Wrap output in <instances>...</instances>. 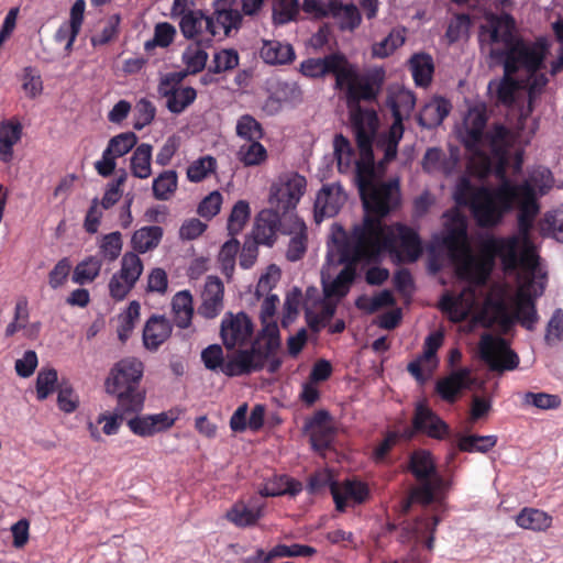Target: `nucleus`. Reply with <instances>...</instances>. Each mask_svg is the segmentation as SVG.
<instances>
[{"label":"nucleus","mask_w":563,"mask_h":563,"mask_svg":"<svg viewBox=\"0 0 563 563\" xmlns=\"http://www.w3.org/2000/svg\"><path fill=\"white\" fill-rule=\"evenodd\" d=\"M23 126L13 118L0 122V161L9 163L13 157V147L22 137Z\"/></svg>","instance_id":"7c9ffc66"},{"label":"nucleus","mask_w":563,"mask_h":563,"mask_svg":"<svg viewBox=\"0 0 563 563\" xmlns=\"http://www.w3.org/2000/svg\"><path fill=\"white\" fill-rule=\"evenodd\" d=\"M153 146L148 143H141L137 145L130 158V166L132 175L140 179H146L152 174Z\"/></svg>","instance_id":"79ce46f5"},{"label":"nucleus","mask_w":563,"mask_h":563,"mask_svg":"<svg viewBox=\"0 0 563 563\" xmlns=\"http://www.w3.org/2000/svg\"><path fill=\"white\" fill-rule=\"evenodd\" d=\"M538 129L539 119L533 118L531 122H528V118H522L519 112L514 129H509L503 123H494L484 134L483 142L489 147L494 157L505 162L511 148L525 147L530 144Z\"/></svg>","instance_id":"423d86ee"},{"label":"nucleus","mask_w":563,"mask_h":563,"mask_svg":"<svg viewBox=\"0 0 563 563\" xmlns=\"http://www.w3.org/2000/svg\"><path fill=\"white\" fill-rule=\"evenodd\" d=\"M263 328L256 339L261 342V350L268 356L275 354L280 346L279 329L275 321L263 322Z\"/></svg>","instance_id":"13d9d810"},{"label":"nucleus","mask_w":563,"mask_h":563,"mask_svg":"<svg viewBox=\"0 0 563 563\" xmlns=\"http://www.w3.org/2000/svg\"><path fill=\"white\" fill-rule=\"evenodd\" d=\"M269 356L261 350V342L255 339L246 349H239L225 357L222 374L228 377L247 376L261 372Z\"/></svg>","instance_id":"f8f14e48"},{"label":"nucleus","mask_w":563,"mask_h":563,"mask_svg":"<svg viewBox=\"0 0 563 563\" xmlns=\"http://www.w3.org/2000/svg\"><path fill=\"white\" fill-rule=\"evenodd\" d=\"M515 73H508L504 69V76L500 79H493L488 84L489 93L495 97L498 103L511 106L515 102V95L519 88V81L512 76Z\"/></svg>","instance_id":"f704fd0d"},{"label":"nucleus","mask_w":563,"mask_h":563,"mask_svg":"<svg viewBox=\"0 0 563 563\" xmlns=\"http://www.w3.org/2000/svg\"><path fill=\"white\" fill-rule=\"evenodd\" d=\"M178 25L186 40H195L201 46H211L213 38L219 33L216 31V23L211 15H207L201 9H196L181 16Z\"/></svg>","instance_id":"4468645a"},{"label":"nucleus","mask_w":563,"mask_h":563,"mask_svg":"<svg viewBox=\"0 0 563 563\" xmlns=\"http://www.w3.org/2000/svg\"><path fill=\"white\" fill-rule=\"evenodd\" d=\"M288 222L284 223L282 233L290 235V240L286 251V258L289 262L301 260L307 251V225L305 221L297 214L288 216Z\"/></svg>","instance_id":"b1692460"},{"label":"nucleus","mask_w":563,"mask_h":563,"mask_svg":"<svg viewBox=\"0 0 563 563\" xmlns=\"http://www.w3.org/2000/svg\"><path fill=\"white\" fill-rule=\"evenodd\" d=\"M409 67L415 84L419 87H428L434 71L433 58L428 53H415L409 59Z\"/></svg>","instance_id":"4c0bfd02"},{"label":"nucleus","mask_w":563,"mask_h":563,"mask_svg":"<svg viewBox=\"0 0 563 563\" xmlns=\"http://www.w3.org/2000/svg\"><path fill=\"white\" fill-rule=\"evenodd\" d=\"M260 56L268 65H286L296 58L291 44L277 40H263Z\"/></svg>","instance_id":"c85d7f7f"},{"label":"nucleus","mask_w":563,"mask_h":563,"mask_svg":"<svg viewBox=\"0 0 563 563\" xmlns=\"http://www.w3.org/2000/svg\"><path fill=\"white\" fill-rule=\"evenodd\" d=\"M117 273L123 279L136 284L143 273V262L135 252H126L121 258V267Z\"/></svg>","instance_id":"0e129e2a"},{"label":"nucleus","mask_w":563,"mask_h":563,"mask_svg":"<svg viewBox=\"0 0 563 563\" xmlns=\"http://www.w3.org/2000/svg\"><path fill=\"white\" fill-rule=\"evenodd\" d=\"M240 251V242L232 236L220 249L218 262L222 274L227 278H231L234 273L236 255Z\"/></svg>","instance_id":"3c124183"},{"label":"nucleus","mask_w":563,"mask_h":563,"mask_svg":"<svg viewBox=\"0 0 563 563\" xmlns=\"http://www.w3.org/2000/svg\"><path fill=\"white\" fill-rule=\"evenodd\" d=\"M224 285L218 276H208L201 294L202 302L198 309L200 316L213 319L223 309Z\"/></svg>","instance_id":"393cba45"},{"label":"nucleus","mask_w":563,"mask_h":563,"mask_svg":"<svg viewBox=\"0 0 563 563\" xmlns=\"http://www.w3.org/2000/svg\"><path fill=\"white\" fill-rule=\"evenodd\" d=\"M302 483L286 474L274 475L267 479L266 483L260 488L258 494L261 497H277L289 495L295 497L302 490Z\"/></svg>","instance_id":"c756f323"},{"label":"nucleus","mask_w":563,"mask_h":563,"mask_svg":"<svg viewBox=\"0 0 563 563\" xmlns=\"http://www.w3.org/2000/svg\"><path fill=\"white\" fill-rule=\"evenodd\" d=\"M377 122L378 118L374 110L358 107L351 115L352 129L361 154V158L355 162L354 180L366 211L363 222L353 228L352 235L357 252L393 251L396 243L395 234L382 219L400 203L399 181L377 180L373 152Z\"/></svg>","instance_id":"f257e3e1"},{"label":"nucleus","mask_w":563,"mask_h":563,"mask_svg":"<svg viewBox=\"0 0 563 563\" xmlns=\"http://www.w3.org/2000/svg\"><path fill=\"white\" fill-rule=\"evenodd\" d=\"M317 553V550L313 547L292 543L290 545L287 544H277L269 552L268 555L265 556L264 562H271L276 558H309Z\"/></svg>","instance_id":"864d4df0"},{"label":"nucleus","mask_w":563,"mask_h":563,"mask_svg":"<svg viewBox=\"0 0 563 563\" xmlns=\"http://www.w3.org/2000/svg\"><path fill=\"white\" fill-rule=\"evenodd\" d=\"M250 143L240 146L238 158L245 166H257L266 161L267 151L260 140L249 141Z\"/></svg>","instance_id":"6e6d98bb"},{"label":"nucleus","mask_w":563,"mask_h":563,"mask_svg":"<svg viewBox=\"0 0 563 563\" xmlns=\"http://www.w3.org/2000/svg\"><path fill=\"white\" fill-rule=\"evenodd\" d=\"M172 324L164 316L153 314L143 329V344L156 351L172 334Z\"/></svg>","instance_id":"cd10ccee"},{"label":"nucleus","mask_w":563,"mask_h":563,"mask_svg":"<svg viewBox=\"0 0 563 563\" xmlns=\"http://www.w3.org/2000/svg\"><path fill=\"white\" fill-rule=\"evenodd\" d=\"M412 428L416 432L437 440L444 439L449 433L448 423L423 402H418L415 407Z\"/></svg>","instance_id":"aec40b11"},{"label":"nucleus","mask_w":563,"mask_h":563,"mask_svg":"<svg viewBox=\"0 0 563 563\" xmlns=\"http://www.w3.org/2000/svg\"><path fill=\"white\" fill-rule=\"evenodd\" d=\"M333 53L323 57H310L301 62L300 73L308 78H322L333 69Z\"/></svg>","instance_id":"8fccbe9b"},{"label":"nucleus","mask_w":563,"mask_h":563,"mask_svg":"<svg viewBox=\"0 0 563 563\" xmlns=\"http://www.w3.org/2000/svg\"><path fill=\"white\" fill-rule=\"evenodd\" d=\"M548 282L547 272L523 278L515 297L514 318L528 331H533L540 319L536 299L541 297Z\"/></svg>","instance_id":"9d476101"},{"label":"nucleus","mask_w":563,"mask_h":563,"mask_svg":"<svg viewBox=\"0 0 563 563\" xmlns=\"http://www.w3.org/2000/svg\"><path fill=\"white\" fill-rule=\"evenodd\" d=\"M517 36L516 21L510 13L493 14L479 26V48L489 65L504 55L503 49H507Z\"/></svg>","instance_id":"6e6552de"},{"label":"nucleus","mask_w":563,"mask_h":563,"mask_svg":"<svg viewBox=\"0 0 563 563\" xmlns=\"http://www.w3.org/2000/svg\"><path fill=\"white\" fill-rule=\"evenodd\" d=\"M196 97L195 88L190 86L181 87L175 90V93H172V99L166 101V107L172 113L179 114L196 100Z\"/></svg>","instance_id":"338daca9"},{"label":"nucleus","mask_w":563,"mask_h":563,"mask_svg":"<svg viewBox=\"0 0 563 563\" xmlns=\"http://www.w3.org/2000/svg\"><path fill=\"white\" fill-rule=\"evenodd\" d=\"M211 19L216 23V31L221 29L224 37L236 34L243 24V14L236 8V0H213Z\"/></svg>","instance_id":"6ab92c4d"},{"label":"nucleus","mask_w":563,"mask_h":563,"mask_svg":"<svg viewBox=\"0 0 563 563\" xmlns=\"http://www.w3.org/2000/svg\"><path fill=\"white\" fill-rule=\"evenodd\" d=\"M330 420V412L320 409L305 421L302 430L310 432V442L313 449L321 450L329 446L333 434V429L327 424Z\"/></svg>","instance_id":"a878e982"},{"label":"nucleus","mask_w":563,"mask_h":563,"mask_svg":"<svg viewBox=\"0 0 563 563\" xmlns=\"http://www.w3.org/2000/svg\"><path fill=\"white\" fill-rule=\"evenodd\" d=\"M174 322L180 329H186L191 324L194 314L192 296L189 290L178 291L172 300Z\"/></svg>","instance_id":"58836bf2"},{"label":"nucleus","mask_w":563,"mask_h":563,"mask_svg":"<svg viewBox=\"0 0 563 563\" xmlns=\"http://www.w3.org/2000/svg\"><path fill=\"white\" fill-rule=\"evenodd\" d=\"M481 360L493 372L514 371L519 365L518 354L509 347L506 339L484 333L478 344Z\"/></svg>","instance_id":"9b49d317"},{"label":"nucleus","mask_w":563,"mask_h":563,"mask_svg":"<svg viewBox=\"0 0 563 563\" xmlns=\"http://www.w3.org/2000/svg\"><path fill=\"white\" fill-rule=\"evenodd\" d=\"M208 47L199 45V42H195V44H190L185 48L181 54V60L186 65L188 74H197L205 69L209 57L206 52Z\"/></svg>","instance_id":"de8ad7c7"},{"label":"nucleus","mask_w":563,"mask_h":563,"mask_svg":"<svg viewBox=\"0 0 563 563\" xmlns=\"http://www.w3.org/2000/svg\"><path fill=\"white\" fill-rule=\"evenodd\" d=\"M531 77L528 84V102L520 109L522 118H530L534 110V103L540 98L544 87L548 84V78L544 74L530 73Z\"/></svg>","instance_id":"603ef678"},{"label":"nucleus","mask_w":563,"mask_h":563,"mask_svg":"<svg viewBox=\"0 0 563 563\" xmlns=\"http://www.w3.org/2000/svg\"><path fill=\"white\" fill-rule=\"evenodd\" d=\"M548 45L544 38L527 41L518 35L512 43L503 49L499 56L490 66L501 65L508 73L517 74L520 69L527 73L538 71L547 54Z\"/></svg>","instance_id":"0eeeda50"},{"label":"nucleus","mask_w":563,"mask_h":563,"mask_svg":"<svg viewBox=\"0 0 563 563\" xmlns=\"http://www.w3.org/2000/svg\"><path fill=\"white\" fill-rule=\"evenodd\" d=\"M163 234L164 231L158 225L142 227L132 234L131 246L135 252L144 254L158 246Z\"/></svg>","instance_id":"e433bc0d"},{"label":"nucleus","mask_w":563,"mask_h":563,"mask_svg":"<svg viewBox=\"0 0 563 563\" xmlns=\"http://www.w3.org/2000/svg\"><path fill=\"white\" fill-rule=\"evenodd\" d=\"M514 190V206H518L517 233L527 242L530 240L536 217L540 211L537 194L528 181L515 184Z\"/></svg>","instance_id":"ddd939ff"},{"label":"nucleus","mask_w":563,"mask_h":563,"mask_svg":"<svg viewBox=\"0 0 563 563\" xmlns=\"http://www.w3.org/2000/svg\"><path fill=\"white\" fill-rule=\"evenodd\" d=\"M176 33V27L169 22H158L154 27V37L145 42L144 48L148 51L156 46L168 47L174 42Z\"/></svg>","instance_id":"680f3d73"},{"label":"nucleus","mask_w":563,"mask_h":563,"mask_svg":"<svg viewBox=\"0 0 563 563\" xmlns=\"http://www.w3.org/2000/svg\"><path fill=\"white\" fill-rule=\"evenodd\" d=\"M544 342L549 346L563 342V309L558 308L553 311L545 327Z\"/></svg>","instance_id":"774afa93"},{"label":"nucleus","mask_w":563,"mask_h":563,"mask_svg":"<svg viewBox=\"0 0 563 563\" xmlns=\"http://www.w3.org/2000/svg\"><path fill=\"white\" fill-rule=\"evenodd\" d=\"M269 205L272 207L271 210L278 212L280 216H286L291 213L297 208L300 199L295 197L294 194H290L288 190H285L280 185L274 183L269 189Z\"/></svg>","instance_id":"ea45409f"},{"label":"nucleus","mask_w":563,"mask_h":563,"mask_svg":"<svg viewBox=\"0 0 563 563\" xmlns=\"http://www.w3.org/2000/svg\"><path fill=\"white\" fill-rule=\"evenodd\" d=\"M265 504L258 497H251L249 501L238 500L227 511L225 518L238 528H249L257 525L264 516Z\"/></svg>","instance_id":"412c9836"},{"label":"nucleus","mask_w":563,"mask_h":563,"mask_svg":"<svg viewBox=\"0 0 563 563\" xmlns=\"http://www.w3.org/2000/svg\"><path fill=\"white\" fill-rule=\"evenodd\" d=\"M345 200L346 196L339 183L323 185L316 196V222L320 223L324 218H332L336 216Z\"/></svg>","instance_id":"a211bd4d"},{"label":"nucleus","mask_w":563,"mask_h":563,"mask_svg":"<svg viewBox=\"0 0 563 563\" xmlns=\"http://www.w3.org/2000/svg\"><path fill=\"white\" fill-rule=\"evenodd\" d=\"M397 233L400 241V247L405 252L409 262H416L422 254V243L418 232L406 225L397 224Z\"/></svg>","instance_id":"a19ab883"},{"label":"nucleus","mask_w":563,"mask_h":563,"mask_svg":"<svg viewBox=\"0 0 563 563\" xmlns=\"http://www.w3.org/2000/svg\"><path fill=\"white\" fill-rule=\"evenodd\" d=\"M252 333V320L243 311L236 314L228 312L221 321L220 335L228 350H233L236 345L245 344Z\"/></svg>","instance_id":"2eb2a0df"},{"label":"nucleus","mask_w":563,"mask_h":563,"mask_svg":"<svg viewBox=\"0 0 563 563\" xmlns=\"http://www.w3.org/2000/svg\"><path fill=\"white\" fill-rule=\"evenodd\" d=\"M144 365L136 357H125L117 362L104 382L107 394L119 402V411H142L145 393L140 383Z\"/></svg>","instance_id":"20e7f679"},{"label":"nucleus","mask_w":563,"mask_h":563,"mask_svg":"<svg viewBox=\"0 0 563 563\" xmlns=\"http://www.w3.org/2000/svg\"><path fill=\"white\" fill-rule=\"evenodd\" d=\"M385 79L382 68H375L360 77L355 85H351L346 91L347 104H358L361 101H376Z\"/></svg>","instance_id":"f3484780"},{"label":"nucleus","mask_w":563,"mask_h":563,"mask_svg":"<svg viewBox=\"0 0 563 563\" xmlns=\"http://www.w3.org/2000/svg\"><path fill=\"white\" fill-rule=\"evenodd\" d=\"M355 278V269L345 266L338 276L330 283L323 280V292L325 297H344L350 289V285Z\"/></svg>","instance_id":"49530a36"},{"label":"nucleus","mask_w":563,"mask_h":563,"mask_svg":"<svg viewBox=\"0 0 563 563\" xmlns=\"http://www.w3.org/2000/svg\"><path fill=\"white\" fill-rule=\"evenodd\" d=\"M487 114L484 106L471 107L464 115L463 125L459 130L461 142L466 150L477 153L484 137Z\"/></svg>","instance_id":"dca6fc26"},{"label":"nucleus","mask_w":563,"mask_h":563,"mask_svg":"<svg viewBox=\"0 0 563 563\" xmlns=\"http://www.w3.org/2000/svg\"><path fill=\"white\" fill-rule=\"evenodd\" d=\"M515 184L505 178L496 188L474 187L468 177L457 179L453 199L457 206L467 207L479 228H495L514 209Z\"/></svg>","instance_id":"f03ea898"},{"label":"nucleus","mask_w":563,"mask_h":563,"mask_svg":"<svg viewBox=\"0 0 563 563\" xmlns=\"http://www.w3.org/2000/svg\"><path fill=\"white\" fill-rule=\"evenodd\" d=\"M282 216L273 210L261 211L254 222L252 232L246 238L254 239L258 245L272 247L277 238V232L283 229Z\"/></svg>","instance_id":"4be33fe9"},{"label":"nucleus","mask_w":563,"mask_h":563,"mask_svg":"<svg viewBox=\"0 0 563 563\" xmlns=\"http://www.w3.org/2000/svg\"><path fill=\"white\" fill-rule=\"evenodd\" d=\"M406 41L404 30H391V32L382 41L372 45V55L377 58L390 56Z\"/></svg>","instance_id":"5fc2aeb1"},{"label":"nucleus","mask_w":563,"mask_h":563,"mask_svg":"<svg viewBox=\"0 0 563 563\" xmlns=\"http://www.w3.org/2000/svg\"><path fill=\"white\" fill-rule=\"evenodd\" d=\"M331 495L339 512H344L347 500L354 504H363L369 496V488L366 483L356 479H345L341 484L331 483Z\"/></svg>","instance_id":"5701e85b"},{"label":"nucleus","mask_w":563,"mask_h":563,"mask_svg":"<svg viewBox=\"0 0 563 563\" xmlns=\"http://www.w3.org/2000/svg\"><path fill=\"white\" fill-rule=\"evenodd\" d=\"M101 267V258L93 255L88 256L76 265L71 280L78 285L89 284L100 274Z\"/></svg>","instance_id":"a18cd8bd"},{"label":"nucleus","mask_w":563,"mask_h":563,"mask_svg":"<svg viewBox=\"0 0 563 563\" xmlns=\"http://www.w3.org/2000/svg\"><path fill=\"white\" fill-rule=\"evenodd\" d=\"M217 168V159L213 156L206 155L194 161L187 168V178L191 183L203 180Z\"/></svg>","instance_id":"e2e57ef3"},{"label":"nucleus","mask_w":563,"mask_h":563,"mask_svg":"<svg viewBox=\"0 0 563 563\" xmlns=\"http://www.w3.org/2000/svg\"><path fill=\"white\" fill-rule=\"evenodd\" d=\"M479 247L487 257L499 258L505 271H515L521 266L523 278L534 276L538 272H547L531 240L526 242L518 233L508 236L483 234L479 238Z\"/></svg>","instance_id":"7ed1b4c3"},{"label":"nucleus","mask_w":563,"mask_h":563,"mask_svg":"<svg viewBox=\"0 0 563 563\" xmlns=\"http://www.w3.org/2000/svg\"><path fill=\"white\" fill-rule=\"evenodd\" d=\"M468 369L462 368L452 372L449 376L441 378L435 384V390L440 397L448 401L454 402L457 395L467 386Z\"/></svg>","instance_id":"72a5a7b5"},{"label":"nucleus","mask_w":563,"mask_h":563,"mask_svg":"<svg viewBox=\"0 0 563 563\" xmlns=\"http://www.w3.org/2000/svg\"><path fill=\"white\" fill-rule=\"evenodd\" d=\"M251 216L250 205L245 200H239L234 203L228 219V233L231 236L238 235L249 221Z\"/></svg>","instance_id":"4d7b16f0"},{"label":"nucleus","mask_w":563,"mask_h":563,"mask_svg":"<svg viewBox=\"0 0 563 563\" xmlns=\"http://www.w3.org/2000/svg\"><path fill=\"white\" fill-rule=\"evenodd\" d=\"M300 11L299 0H273L272 22L282 26L297 20Z\"/></svg>","instance_id":"37998d69"},{"label":"nucleus","mask_w":563,"mask_h":563,"mask_svg":"<svg viewBox=\"0 0 563 563\" xmlns=\"http://www.w3.org/2000/svg\"><path fill=\"white\" fill-rule=\"evenodd\" d=\"M497 443L496 435H465L459 441V448L464 452L486 453Z\"/></svg>","instance_id":"052dcab7"},{"label":"nucleus","mask_w":563,"mask_h":563,"mask_svg":"<svg viewBox=\"0 0 563 563\" xmlns=\"http://www.w3.org/2000/svg\"><path fill=\"white\" fill-rule=\"evenodd\" d=\"M177 185L178 176L176 170H164L153 180V195L157 200H168L176 191Z\"/></svg>","instance_id":"09e8293b"},{"label":"nucleus","mask_w":563,"mask_h":563,"mask_svg":"<svg viewBox=\"0 0 563 563\" xmlns=\"http://www.w3.org/2000/svg\"><path fill=\"white\" fill-rule=\"evenodd\" d=\"M515 520L517 526L522 529L540 532L552 526L553 518L541 509L525 507Z\"/></svg>","instance_id":"c9c22d12"},{"label":"nucleus","mask_w":563,"mask_h":563,"mask_svg":"<svg viewBox=\"0 0 563 563\" xmlns=\"http://www.w3.org/2000/svg\"><path fill=\"white\" fill-rule=\"evenodd\" d=\"M137 143V136L134 132H123L110 139L107 154L114 155L115 158L128 154Z\"/></svg>","instance_id":"69168bd1"},{"label":"nucleus","mask_w":563,"mask_h":563,"mask_svg":"<svg viewBox=\"0 0 563 563\" xmlns=\"http://www.w3.org/2000/svg\"><path fill=\"white\" fill-rule=\"evenodd\" d=\"M333 69L330 70V74L335 77V89H343L349 87L351 85H355L356 80L358 79V68L355 64L351 63L347 57L340 53H333V60H332Z\"/></svg>","instance_id":"473e14b6"},{"label":"nucleus","mask_w":563,"mask_h":563,"mask_svg":"<svg viewBox=\"0 0 563 563\" xmlns=\"http://www.w3.org/2000/svg\"><path fill=\"white\" fill-rule=\"evenodd\" d=\"M235 132L245 141L261 140L264 135L262 124L251 114H243L238 119Z\"/></svg>","instance_id":"bf43d9fd"},{"label":"nucleus","mask_w":563,"mask_h":563,"mask_svg":"<svg viewBox=\"0 0 563 563\" xmlns=\"http://www.w3.org/2000/svg\"><path fill=\"white\" fill-rule=\"evenodd\" d=\"M410 471L420 481L411 493V499L423 505L431 504L443 484V478L437 473L432 454L426 450L415 451L410 456Z\"/></svg>","instance_id":"1a4fd4ad"},{"label":"nucleus","mask_w":563,"mask_h":563,"mask_svg":"<svg viewBox=\"0 0 563 563\" xmlns=\"http://www.w3.org/2000/svg\"><path fill=\"white\" fill-rule=\"evenodd\" d=\"M451 109L452 104L448 99L434 97L420 110L417 117L418 124L428 130L435 129L449 115Z\"/></svg>","instance_id":"bb28decb"},{"label":"nucleus","mask_w":563,"mask_h":563,"mask_svg":"<svg viewBox=\"0 0 563 563\" xmlns=\"http://www.w3.org/2000/svg\"><path fill=\"white\" fill-rule=\"evenodd\" d=\"M328 7L341 31H354L362 22L360 10L354 3L344 4L340 0H330Z\"/></svg>","instance_id":"2f4dec72"},{"label":"nucleus","mask_w":563,"mask_h":563,"mask_svg":"<svg viewBox=\"0 0 563 563\" xmlns=\"http://www.w3.org/2000/svg\"><path fill=\"white\" fill-rule=\"evenodd\" d=\"M442 244L451 261L456 265L460 277L472 279L478 264L467 244V220L459 211L445 212Z\"/></svg>","instance_id":"39448f33"},{"label":"nucleus","mask_w":563,"mask_h":563,"mask_svg":"<svg viewBox=\"0 0 563 563\" xmlns=\"http://www.w3.org/2000/svg\"><path fill=\"white\" fill-rule=\"evenodd\" d=\"M452 167L453 163L439 147H430L423 155L422 168L428 174L441 173L449 175Z\"/></svg>","instance_id":"c03bdc74"}]
</instances>
